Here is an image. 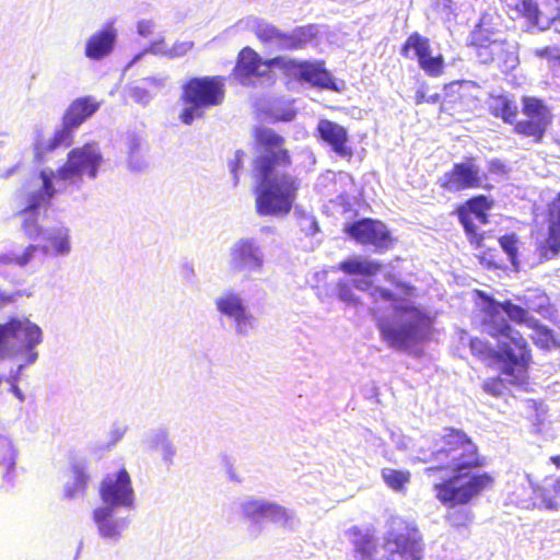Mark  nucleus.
I'll return each mask as SVG.
<instances>
[{"mask_svg": "<svg viewBox=\"0 0 560 560\" xmlns=\"http://www.w3.org/2000/svg\"><path fill=\"white\" fill-rule=\"evenodd\" d=\"M252 137L256 152L252 161L256 212L262 217L287 215L293 208L300 188L299 180L287 172L293 165L287 139L267 126H256Z\"/></svg>", "mask_w": 560, "mask_h": 560, "instance_id": "1", "label": "nucleus"}, {"mask_svg": "<svg viewBox=\"0 0 560 560\" xmlns=\"http://www.w3.org/2000/svg\"><path fill=\"white\" fill-rule=\"evenodd\" d=\"M549 305V298L538 288L527 289L514 300L502 303L490 300L486 307L483 330L492 337L504 340V352L512 360L513 373L521 377L527 358V343L522 335L506 322V315L512 322L536 329L538 342L549 346L553 341L551 332L537 324L529 312L541 313Z\"/></svg>", "mask_w": 560, "mask_h": 560, "instance_id": "2", "label": "nucleus"}, {"mask_svg": "<svg viewBox=\"0 0 560 560\" xmlns=\"http://www.w3.org/2000/svg\"><path fill=\"white\" fill-rule=\"evenodd\" d=\"M415 287L402 281H395L394 289L374 287L370 298L374 304L371 308L373 315L381 313L380 304L388 302L393 310L402 316L398 326H393L384 318H378L377 327L383 340L392 348L406 350L409 347L425 340L432 330V318L429 314L409 304L408 300L415 295Z\"/></svg>", "mask_w": 560, "mask_h": 560, "instance_id": "3", "label": "nucleus"}, {"mask_svg": "<svg viewBox=\"0 0 560 560\" xmlns=\"http://www.w3.org/2000/svg\"><path fill=\"white\" fill-rule=\"evenodd\" d=\"M101 163L102 155L95 149L94 143H85L80 148L71 149L67 154V161L56 172L52 170H42L39 172V178L42 179L39 189L30 191L28 184L23 187L25 190V206L20 213H33L43 205L50 203L57 192L52 184L54 175L59 180L74 182L81 179L83 173L88 172L91 178H95Z\"/></svg>", "mask_w": 560, "mask_h": 560, "instance_id": "4", "label": "nucleus"}, {"mask_svg": "<svg viewBox=\"0 0 560 560\" xmlns=\"http://www.w3.org/2000/svg\"><path fill=\"white\" fill-rule=\"evenodd\" d=\"M226 79L223 75H201L188 78L182 85L180 101L185 105L179 114L184 125L190 126L200 119L205 110L223 104Z\"/></svg>", "mask_w": 560, "mask_h": 560, "instance_id": "5", "label": "nucleus"}, {"mask_svg": "<svg viewBox=\"0 0 560 560\" xmlns=\"http://www.w3.org/2000/svg\"><path fill=\"white\" fill-rule=\"evenodd\" d=\"M384 548L386 560H421L422 544L418 527L405 518L392 517Z\"/></svg>", "mask_w": 560, "mask_h": 560, "instance_id": "6", "label": "nucleus"}, {"mask_svg": "<svg viewBox=\"0 0 560 560\" xmlns=\"http://www.w3.org/2000/svg\"><path fill=\"white\" fill-rule=\"evenodd\" d=\"M470 46L475 49L476 58L481 63H494L503 71L513 70L520 63L516 43L492 38L481 28L472 32Z\"/></svg>", "mask_w": 560, "mask_h": 560, "instance_id": "7", "label": "nucleus"}, {"mask_svg": "<svg viewBox=\"0 0 560 560\" xmlns=\"http://www.w3.org/2000/svg\"><path fill=\"white\" fill-rule=\"evenodd\" d=\"M515 16H524L530 24L546 30L552 24L560 33V0H504Z\"/></svg>", "mask_w": 560, "mask_h": 560, "instance_id": "8", "label": "nucleus"}, {"mask_svg": "<svg viewBox=\"0 0 560 560\" xmlns=\"http://www.w3.org/2000/svg\"><path fill=\"white\" fill-rule=\"evenodd\" d=\"M343 232L358 244L373 246L377 252H385L395 244L390 231L386 224L377 219L364 218L343 228Z\"/></svg>", "mask_w": 560, "mask_h": 560, "instance_id": "9", "label": "nucleus"}, {"mask_svg": "<svg viewBox=\"0 0 560 560\" xmlns=\"http://www.w3.org/2000/svg\"><path fill=\"white\" fill-rule=\"evenodd\" d=\"M400 55L406 59L416 58L420 69L430 77H439L443 73V56L433 55L430 39L418 32L407 37L400 47Z\"/></svg>", "mask_w": 560, "mask_h": 560, "instance_id": "10", "label": "nucleus"}, {"mask_svg": "<svg viewBox=\"0 0 560 560\" xmlns=\"http://www.w3.org/2000/svg\"><path fill=\"white\" fill-rule=\"evenodd\" d=\"M19 340L27 349L34 348L42 341L40 328L27 318H10L0 324V358H5L11 350V341Z\"/></svg>", "mask_w": 560, "mask_h": 560, "instance_id": "11", "label": "nucleus"}, {"mask_svg": "<svg viewBox=\"0 0 560 560\" xmlns=\"http://www.w3.org/2000/svg\"><path fill=\"white\" fill-rule=\"evenodd\" d=\"M523 114L525 119L517 121L515 132L540 141L551 121L550 110L540 100L527 96L523 98Z\"/></svg>", "mask_w": 560, "mask_h": 560, "instance_id": "12", "label": "nucleus"}, {"mask_svg": "<svg viewBox=\"0 0 560 560\" xmlns=\"http://www.w3.org/2000/svg\"><path fill=\"white\" fill-rule=\"evenodd\" d=\"M273 66L284 67V58L278 56L262 60L253 48L244 47L237 55L236 63L233 68V75L240 81L250 78H262L268 75Z\"/></svg>", "mask_w": 560, "mask_h": 560, "instance_id": "13", "label": "nucleus"}, {"mask_svg": "<svg viewBox=\"0 0 560 560\" xmlns=\"http://www.w3.org/2000/svg\"><path fill=\"white\" fill-rule=\"evenodd\" d=\"M102 501L114 506H129L133 501V490L128 471L121 468L116 476L107 475L100 487Z\"/></svg>", "mask_w": 560, "mask_h": 560, "instance_id": "14", "label": "nucleus"}, {"mask_svg": "<svg viewBox=\"0 0 560 560\" xmlns=\"http://www.w3.org/2000/svg\"><path fill=\"white\" fill-rule=\"evenodd\" d=\"M230 266L233 272L260 271L264 254L253 240L241 238L231 248Z\"/></svg>", "mask_w": 560, "mask_h": 560, "instance_id": "15", "label": "nucleus"}, {"mask_svg": "<svg viewBox=\"0 0 560 560\" xmlns=\"http://www.w3.org/2000/svg\"><path fill=\"white\" fill-rule=\"evenodd\" d=\"M316 138L326 143L340 158L350 161L353 149L350 145L346 127L329 119H320L316 127Z\"/></svg>", "mask_w": 560, "mask_h": 560, "instance_id": "16", "label": "nucleus"}, {"mask_svg": "<svg viewBox=\"0 0 560 560\" xmlns=\"http://www.w3.org/2000/svg\"><path fill=\"white\" fill-rule=\"evenodd\" d=\"M493 477L488 472L464 471L457 465V504H467L485 490L491 489Z\"/></svg>", "mask_w": 560, "mask_h": 560, "instance_id": "17", "label": "nucleus"}, {"mask_svg": "<svg viewBox=\"0 0 560 560\" xmlns=\"http://www.w3.org/2000/svg\"><path fill=\"white\" fill-rule=\"evenodd\" d=\"M78 128L72 126L66 118H61V126L57 128L49 140H45L40 133L36 135L33 151L34 160L42 163L46 155L59 147H70L73 143L74 131Z\"/></svg>", "mask_w": 560, "mask_h": 560, "instance_id": "18", "label": "nucleus"}, {"mask_svg": "<svg viewBox=\"0 0 560 560\" xmlns=\"http://www.w3.org/2000/svg\"><path fill=\"white\" fill-rule=\"evenodd\" d=\"M283 68L298 70L300 80L305 81L319 89H326L331 91L339 90L330 72L327 69H325L320 63L284 59Z\"/></svg>", "mask_w": 560, "mask_h": 560, "instance_id": "19", "label": "nucleus"}, {"mask_svg": "<svg viewBox=\"0 0 560 560\" xmlns=\"http://www.w3.org/2000/svg\"><path fill=\"white\" fill-rule=\"evenodd\" d=\"M215 305L220 313L234 319L235 328L240 334H247L254 326V316L246 312V307L237 294L230 292L217 299Z\"/></svg>", "mask_w": 560, "mask_h": 560, "instance_id": "20", "label": "nucleus"}, {"mask_svg": "<svg viewBox=\"0 0 560 560\" xmlns=\"http://www.w3.org/2000/svg\"><path fill=\"white\" fill-rule=\"evenodd\" d=\"M499 357H500V360L502 361L503 363V371H502V375L504 377H500V378H491V380H488L483 387H485V390H487L488 393H491L492 395L494 396H500L503 394L504 389H505V383H509V384H520L522 383L525 377H526V366H527V363H528V359H529V353L527 352V358H526V361H525V364H524V372H523V375L521 377H516V375L513 373V369L512 366L514 365V363L512 362V360L505 354L504 352V340L503 339H499Z\"/></svg>", "mask_w": 560, "mask_h": 560, "instance_id": "21", "label": "nucleus"}, {"mask_svg": "<svg viewBox=\"0 0 560 560\" xmlns=\"http://www.w3.org/2000/svg\"><path fill=\"white\" fill-rule=\"evenodd\" d=\"M490 205L486 197L479 196L467 201V207L457 209V215L468 234H476L478 225L487 223L486 211Z\"/></svg>", "mask_w": 560, "mask_h": 560, "instance_id": "22", "label": "nucleus"}, {"mask_svg": "<svg viewBox=\"0 0 560 560\" xmlns=\"http://www.w3.org/2000/svg\"><path fill=\"white\" fill-rule=\"evenodd\" d=\"M347 534L351 537L353 552L358 560H375L378 552V542L374 533L352 526Z\"/></svg>", "mask_w": 560, "mask_h": 560, "instance_id": "23", "label": "nucleus"}, {"mask_svg": "<svg viewBox=\"0 0 560 560\" xmlns=\"http://www.w3.org/2000/svg\"><path fill=\"white\" fill-rule=\"evenodd\" d=\"M101 107V102L92 95H85L73 100L62 117L72 126L79 128L85 120L92 117Z\"/></svg>", "mask_w": 560, "mask_h": 560, "instance_id": "24", "label": "nucleus"}, {"mask_svg": "<svg viewBox=\"0 0 560 560\" xmlns=\"http://www.w3.org/2000/svg\"><path fill=\"white\" fill-rule=\"evenodd\" d=\"M318 37V27L316 24H306L296 26L290 33L282 32L279 49L300 50L315 42Z\"/></svg>", "mask_w": 560, "mask_h": 560, "instance_id": "25", "label": "nucleus"}, {"mask_svg": "<svg viewBox=\"0 0 560 560\" xmlns=\"http://www.w3.org/2000/svg\"><path fill=\"white\" fill-rule=\"evenodd\" d=\"M48 255V247L39 245H27L25 247H13L7 252L0 253V266H18L24 268L34 261L37 256Z\"/></svg>", "mask_w": 560, "mask_h": 560, "instance_id": "26", "label": "nucleus"}, {"mask_svg": "<svg viewBox=\"0 0 560 560\" xmlns=\"http://www.w3.org/2000/svg\"><path fill=\"white\" fill-rule=\"evenodd\" d=\"M116 39V33L112 26L102 28L93 34L85 45V56L92 60H100L110 54Z\"/></svg>", "mask_w": 560, "mask_h": 560, "instance_id": "27", "label": "nucleus"}, {"mask_svg": "<svg viewBox=\"0 0 560 560\" xmlns=\"http://www.w3.org/2000/svg\"><path fill=\"white\" fill-rule=\"evenodd\" d=\"M445 470V477L433 485L436 499L444 505L453 508L455 505V468L447 467H429L427 472L432 475Z\"/></svg>", "mask_w": 560, "mask_h": 560, "instance_id": "28", "label": "nucleus"}, {"mask_svg": "<svg viewBox=\"0 0 560 560\" xmlns=\"http://www.w3.org/2000/svg\"><path fill=\"white\" fill-rule=\"evenodd\" d=\"M244 515L248 518L268 517L271 521L289 518L287 510L278 504L249 500L243 504Z\"/></svg>", "mask_w": 560, "mask_h": 560, "instance_id": "29", "label": "nucleus"}, {"mask_svg": "<svg viewBox=\"0 0 560 560\" xmlns=\"http://www.w3.org/2000/svg\"><path fill=\"white\" fill-rule=\"evenodd\" d=\"M457 465L460 469L481 466V459L478 456L477 447L472 441L464 433L457 430Z\"/></svg>", "mask_w": 560, "mask_h": 560, "instance_id": "30", "label": "nucleus"}, {"mask_svg": "<svg viewBox=\"0 0 560 560\" xmlns=\"http://www.w3.org/2000/svg\"><path fill=\"white\" fill-rule=\"evenodd\" d=\"M383 265L376 260L360 257L349 258L339 264V269L349 276L373 277L381 272Z\"/></svg>", "mask_w": 560, "mask_h": 560, "instance_id": "31", "label": "nucleus"}, {"mask_svg": "<svg viewBox=\"0 0 560 560\" xmlns=\"http://www.w3.org/2000/svg\"><path fill=\"white\" fill-rule=\"evenodd\" d=\"M485 175L476 161L469 159L457 164V188H474L481 186Z\"/></svg>", "mask_w": 560, "mask_h": 560, "instance_id": "32", "label": "nucleus"}, {"mask_svg": "<svg viewBox=\"0 0 560 560\" xmlns=\"http://www.w3.org/2000/svg\"><path fill=\"white\" fill-rule=\"evenodd\" d=\"M93 520L103 538L117 539L120 536L118 525L113 521V509L109 506L97 508L93 512Z\"/></svg>", "mask_w": 560, "mask_h": 560, "instance_id": "33", "label": "nucleus"}, {"mask_svg": "<svg viewBox=\"0 0 560 560\" xmlns=\"http://www.w3.org/2000/svg\"><path fill=\"white\" fill-rule=\"evenodd\" d=\"M549 236L547 244L553 253L560 250V192L549 203L548 208Z\"/></svg>", "mask_w": 560, "mask_h": 560, "instance_id": "34", "label": "nucleus"}, {"mask_svg": "<svg viewBox=\"0 0 560 560\" xmlns=\"http://www.w3.org/2000/svg\"><path fill=\"white\" fill-rule=\"evenodd\" d=\"M384 483L395 492L405 494L411 482V472L408 469L384 467L381 469Z\"/></svg>", "mask_w": 560, "mask_h": 560, "instance_id": "35", "label": "nucleus"}, {"mask_svg": "<svg viewBox=\"0 0 560 560\" xmlns=\"http://www.w3.org/2000/svg\"><path fill=\"white\" fill-rule=\"evenodd\" d=\"M489 109L495 117L502 118L505 122L512 124L517 114V106L505 95L491 97Z\"/></svg>", "mask_w": 560, "mask_h": 560, "instance_id": "36", "label": "nucleus"}, {"mask_svg": "<svg viewBox=\"0 0 560 560\" xmlns=\"http://www.w3.org/2000/svg\"><path fill=\"white\" fill-rule=\"evenodd\" d=\"M253 33L264 45L276 44L278 47L280 45L282 31L265 20H257L254 23Z\"/></svg>", "mask_w": 560, "mask_h": 560, "instance_id": "37", "label": "nucleus"}, {"mask_svg": "<svg viewBox=\"0 0 560 560\" xmlns=\"http://www.w3.org/2000/svg\"><path fill=\"white\" fill-rule=\"evenodd\" d=\"M161 86L162 83L159 80L144 78L140 81L139 84L131 89L130 94L137 103L144 105L150 102L156 90H159Z\"/></svg>", "mask_w": 560, "mask_h": 560, "instance_id": "38", "label": "nucleus"}, {"mask_svg": "<svg viewBox=\"0 0 560 560\" xmlns=\"http://www.w3.org/2000/svg\"><path fill=\"white\" fill-rule=\"evenodd\" d=\"M480 93V88L475 82L457 81V95L463 100L468 112L477 108Z\"/></svg>", "mask_w": 560, "mask_h": 560, "instance_id": "39", "label": "nucleus"}, {"mask_svg": "<svg viewBox=\"0 0 560 560\" xmlns=\"http://www.w3.org/2000/svg\"><path fill=\"white\" fill-rule=\"evenodd\" d=\"M542 508L557 511L560 509V477L553 482L551 488H537L535 490Z\"/></svg>", "mask_w": 560, "mask_h": 560, "instance_id": "40", "label": "nucleus"}, {"mask_svg": "<svg viewBox=\"0 0 560 560\" xmlns=\"http://www.w3.org/2000/svg\"><path fill=\"white\" fill-rule=\"evenodd\" d=\"M48 244L45 245L48 247V254L51 252L55 255H63L69 253L70 250V243H69V234L68 230L60 228L57 229L55 232L49 234L46 237Z\"/></svg>", "mask_w": 560, "mask_h": 560, "instance_id": "41", "label": "nucleus"}, {"mask_svg": "<svg viewBox=\"0 0 560 560\" xmlns=\"http://www.w3.org/2000/svg\"><path fill=\"white\" fill-rule=\"evenodd\" d=\"M529 54L546 60L548 67L557 74H560V49L556 46L534 47L529 49Z\"/></svg>", "mask_w": 560, "mask_h": 560, "instance_id": "42", "label": "nucleus"}, {"mask_svg": "<svg viewBox=\"0 0 560 560\" xmlns=\"http://www.w3.org/2000/svg\"><path fill=\"white\" fill-rule=\"evenodd\" d=\"M0 468H3V477L13 472L15 468V452L5 438H0Z\"/></svg>", "mask_w": 560, "mask_h": 560, "instance_id": "43", "label": "nucleus"}, {"mask_svg": "<svg viewBox=\"0 0 560 560\" xmlns=\"http://www.w3.org/2000/svg\"><path fill=\"white\" fill-rule=\"evenodd\" d=\"M72 474L73 483L71 486H67L65 490V495L69 499L74 498L79 493H83L88 483V476L82 468L78 466L73 467Z\"/></svg>", "mask_w": 560, "mask_h": 560, "instance_id": "44", "label": "nucleus"}, {"mask_svg": "<svg viewBox=\"0 0 560 560\" xmlns=\"http://www.w3.org/2000/svg\"><path fill=\"white\" fill-rule=\"evenodd\" d=\"M499 243L502 249L509 256V259L513 265H515L516 254H517V238L514 234L504 235L499 238Z\"/></svg>", "mask_w": 560, "mask_h": 560, "instance_id": "45", "label": "nucleus"}, {"mask_svg": "<svg viewBox=\"0 0 560 560\" xmlns=\"http://www.w3.org/2000/svg\"><path fill=\"white\" fill-rule=\"evenodd\" d=\"M338 296L341 301L349 303H358L359 299L353 293L351 285L347 282L338 283Z\"/></svg>", "mask_w": 560, "mask_h": 560, "instance_id": "46", "label": "nucleus"}, {"mask_svg": "<svg viewBox=\"0 0 560 560\" xmlns=\"http://www.w3.org/2000/svg\"><path fill=\"white\" fill-rule=\"evenodd\" d=\"M22 229L28 238L32 240L36 238L42 232V228L37 223L36 219L33 221L25 220L22 224Z\"/></svg>", "mask_w": 560, "mask_h": 560, "instance_id": "47", "label": "nucleus"}, {"mask_svg": "<svg viewBox=\"0 0 560 560\" xmlns=\"http://www.w3.org/2000/svg\"><path fill=\"white\" fill-rule=\"evenodd\" d=\"M472 513L470 509L464 508V509H457V526L459 525H467L471 523L472 521Z\"/></svg>", "mask_w": 560, "mask_h": 560, "instance_id": "48", "label": "nucleus"}, {"mask_svg": "<svg viewBox=\"0 0 560 560\" xmlns=\"http://www.w3.org/2000/svg\"><path fill=\"white\" fill-rule=\"evenodd\" d=\"M245 156V152L238 150L235 152L234 160L231 162V171L236 177L237 171L243 166V158Z\"/></svg>", "mask_w": 560, "mask_h": 560, "instance_id": "49", "label": "nucleus"}, {"mask_svg": "<svg viewBox=\"0 0 560 560\" xmlns=\"http://www.w3.org/2000/svg\"><path fill=\"white\" fill-rule=\"evenodd\" d=\"M23 294V292L19 291L14 294H4V293H0V308L2 306H4L5 304L8 303H11L14 301V298L18 295V296H21Z\"/></svg>", "mask_w": 560, "mask_h": 560, "instance_id": "50", "label": "nucleus"}, {"mask_svg": "<svg viewBox=\"0 0 560 560\" xmlns=\"http://www.w3.org/2000/svg\"><path fill=\"white\" fill-rule=\"evenodd\" d=\"M355 288L361 290V291H365L368 290L370 287H372V281H357L354 283Z\"/></svg>", "mask_w": 560, "mask_h": 560, "instance_id": "51", "label": "nucleus"}, {"mask_svg": "<svg viewBox=\"0 0 560 560\" xmlns=\"http://www.w3.org/2000/svg\"><path fill=\"white\" fill-rule=\"evenodd\" d=\"M425 102V96L423 92H418L416 95V104H421Z\"/></svg>", "mask_w": 560, "mask_h": 560, "instance_id": "52", "label": "nucleus"}, {"mask_svg": "<svg viewBox=\"0 0 560 560\" xmlns=\"http://www.w3.org/2000/svg\"><path fill=\"white\" fill-rule=\"evenodd\" d=\"M451 179H452V174H446L445 179L441 183V185L445 188L448 187Z\"/></svg>", "mask_w": 560, "mask_h": 560, "instance_id": "53", "label": "nucleus"}, {"mask_svg": "<svg viewBox=\"0 0 560 560\" xmlns=\"http://www.w3.org/2000/svg\"><path fill=\"white\" fill-rule=\"evenodd\" d=\"M12 390H13V393H14V394L20 398V399H22L21 390H20V388H19L16 385H14V384L12 385Z\"/></svg>", "mask_w": 560, "mask_h": 560, "instance_id": "54", "label": "nucleus"}, {"mask_svg": "<svg viewBox=\"0 0 560 560\" xmlns=\"http://www.w3.org/2000/svg\"><path fill=\"white\" fill-rule=\"evenodd\" d=\"M551 462L560 468V455H557V456H552L551 457Z\"/></svg>", "mask_w": 560, "mask_h": 560, "instance_id": "55", "label": "nucleus"}, {"mask_svg": "<svg viewBox=\"0 0 560 560\" xmlns=\"http://www.w3.org/2000/svg\"><path fill=\"white\" fill-rule=\"evenodd\" d=\"M441 98V96L439 94H435L434 96H432V101L433 102H436Z\"/></svg>", "mask_w": 560, "mask_h": 560, "instance_id": "56", "label": "nucleus"}, {"mask_svg": "<svg viewBox=\"0 0 560 560\" xmlns=\"http://www.w3.org/2000/svg\"><path fill=\"white\" fill-rule=\"evenodd\" d=\"M40 257L45 258L46 256H43L42 254H39V255L37 256L36 260L38 259V261H42V258H40Z\"/></svg>", "mask_w": 560, "mask_h": 560, "instance_id": "57", "label": "nucleus"}, {"mask_svg": "<svg viewBox=\"0 0 560 560\" xmlns=\"http://www.w3.org/2000/svg\"><path fill=\"white\" fill-rule=\"evenodd\" d=\"M522 505H523L524 508H528V506H529V503H527V502H523V503H522Z\"/></svg>", "mask_w": 560, "mask_h": 560, "instance_id": "58", "label": "nucleus"}]
</instances>
